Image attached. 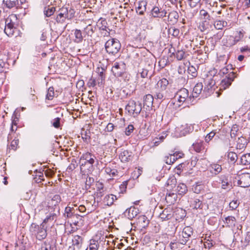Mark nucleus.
<instances>
[{"label":"nucleus","mask_w":250,"mask_h":250,"mask_svg":"<svg viewBox=\"0 0 250 250\" xmlns=\"http://www.w3.org/2000/svg\"><path fill=\"white\" fill-rule=\"evenodd\" d=\"M129 6L127 3H124L123 5L116 7L117 12L120 14V16L125 18V17H127V14L129 11Z\"/></svg>","instance_id":"nucleus-10"},{"label":"nucleus","mask_w":250,"mask_h":250,"mask_svg":"<svg viewBox=\"0 0 250 250\" xmlns=\"http://www.w3.org/2000/svg\"><path fill=\"white\" fill-rule=\"evenodd\" d=\"M231 84L230 80L226 79V78L223 79L220 83V90H225L229 87Z\"/></svg>","instance_id":"nucleus-34"},{"label":"nucleus","mask_w":250,"mask_h":250,"mask_svg":"<svg viewBox=\"0 0 250 250\" xmlns=\"http://www.w3.org/2000/svg\"><path fill=\"white\" fill-rule=\"evenodd\" d=\"M220 181H221L222 188L226 189L229 188V183L228 182V178L226 176H221L220 177Z\"/></svg>","instance_id":"nucleus-33"},{"label":"nucleus","mask_w":250,"mask_h":250,"mask_svg":"<svg viewBox=\"0 0 250 250\" xmlns=\"http://www.w3.org/2000/svg\"><path fill=\"white\" fill-rule=\"evenodd\" d=\"M121 43L116 39H111L108 40L105 43V48L108 54L115 55L117 54L121 49Z\"/></svg>","instance_id":"nucleus-2"},{"label":"nucleus","mask_w":250,"mask_h":250,"mask_svg":"<svg viewBox=\"0 0 250 250\" xmlns=\"http://www.w3.org/2000/svg\"><path fill=\"white\" fill-rule=\"evenodd\" d=\"M168 83V81L167 79L163 78L157 82V88L159 91H164L167 89Z\"/></svg>","instance_id":"nucleus-16"},{"label":"nucleus","mask_w":250,"mask_h":250,"mask_svg":"<svg viewBox=\"0 0 250 250\" xmlns=\"http://www.w3.org/2000/svg\"><path fill=\"white\" fill-rule=\"evenodd\" d=\"M223 220L226 227L231 228L235 227L236 222L235 217L232 216H225L224 215Z\"/></svg>","instance_id":"nucleus-13"},{"label":"nucleus","mask_w":250,"mask_h":250,"mask_svg":"<svg viewBox=\"0 0 250 250\" xmlns=\"http://www.w3.org/2000/svg\"><path fill=\"white\" fill-rule=\"evenodd\" d=\"M192 233L193 230L191 227L188 226L184 228L181 234L179 235L178 239L179 243L182 245H186Z\"/></svg>","instance_id":"nucleus-4"},{"label":"nucleus","mask_w":250,"mask_h":250,"mask_svg":"<svg viewBox=\"0 0 250 250\" xmlns=\"http://www.w3.org/2000/svg\"><path fill=\"white\" fill-rule=\"evenodd\" d=\"M228 23L226 21H217L214 22V27L216 29L221 30L223 27L227 26Z\"/></svg>","instance_id":"nucleus-32"},{"label":"nucleus","mask_w":250,"mask_h":250,"mask_svg":"<svg viewBox=\"0 0 250 250\" xmlns=\"http://www.w3.org/2000/svg\"><path fill=\"white\" fill-rule=\"evenodd\" d=\"M20 0H3V4L8 8L11 9L19 5Z\"/></svg>","instance_id":"nucleus-21"},{"label":"nucleus","mask_w":250,"mask_h":250,"mask_svg":"<svg viewBox=\"0 0 250 250\" xmlns=\"http://www.w3.org/2000/svg\"><path fill=\"white\" fill-rule=\"evenodd\" d=\"M176 179L174 176H170L167 180L165 186L169 187V188L175 187L176 184Z\"/></svg>","instance_id":"nucleus-27"},{"label":"nucleus","mask_w":250,"mask_h":250,"mask_svg":"<svg viewBox=\"0 0 250 250\" xmlns=\"http://www.w3.org/2000/svg\"><path fill=\"white\" fill-rule=\"evenodd\" d=\"M83 242V238L79 235H75L73 237L72 239L73 245L74 248L77 249V250L81 248V244Z\"/></svg>","instance_id":"nucleus-22"},{"label":"nucleus","mask_w":250,"mask_h":250,"mask_svg":"<svg viewBox=\"0 0 250 250\" xmlns=\"http://www.w3.org/2000/svg\"><path fill=\"white\" fill-rule=\"evenodd\" d=\"M179 96L178 101L179 102H184L187 99H191V97H188V91L186 88H182L178 92Z\"/></svg>","instance_id":"nucleus-14"},{"label":"nucleus","mask_w":250,"mask_h":250,"mask_svg":"<svg viewBox=\"0 0 250 250\" xmlns=\"http://www.w3.org/2000/svg\"><path fill=\"white\" fill-rule=\"evenodd\" d=\"M99 245L98 241L91 240L89 245V250H98Z\"/></svg>","instance_id":"nucleus-41"},{"label":"nucleus","mask_w":250,"mask_h":250,"mask_svg":"<svg viewBox=\"0 0 250 250\" xmlns=\"http://www.w3.org/2000/svg\"><path fill=\"white\" fill-rule=\"evenodd\" d=\"M137 225L141 229L147 227L149 223V220L145 215H140L137 220Z\"/></svg>","instance_id":"nucleus-9"},{"label":"nucleus","mask_w":250,"mask_h":250,"mask_svg":"<svg viewBox=\"0 0 250 250\" xmlns=\"http://www.w3.org/2000/svg\"><path fill=\"white\" fill-rule=\"evenodd\" d=\"M60 124V118H55L53 122L52 125L55 128H59Z\"/></svg>","instance_id":"nucleus-60"},{"label":"nucleus","mask_w":250,"mask_h":250,"mask_svg":"<svg viewBox=\"0 0 250 250\" xmlns=\"http://www.w3.org/2000/svg\"><path fill=\"white\" fill-rule=\"evenodd\" d=\"M42 250H56L55 247L46 242L44 243V245L42 247Z\"/></svg>","instance_id":"nucleus-49"},{"label":"nucleus","mask_w":250,"mask_h":250,"mask_svg":"<svg viewBox=\"0 0 250 250\" xmlns=\"http://www.w3.org/2000/svg\"><path fill=\"white\" fill-rule=\"evenodd\" d=\"M200 1L201 0H187V2L190 8H193L197 6Z\"/></svg>","instance_id":"nucleus-47"},{"label":"nucleus","mask_w":250,"mask_h":250,"mask_svg":"<svg viewBox=\"0 0 250 250\" xmlns=\"http://www.w3.org/2000/svg\"><path fill=\"white\" fill-rule=\"evenodd\" d=\"M203 89L202 83H197L193 88L192 97H197L200 94Z\"/></svg>","instance_id":"nucleus-26"},{"label":"nucleus","mask_w":250,"mask_h":250,"mask_svg":"<svg viewBox=\"0 0 250 250\" xmlns=\"http://www.w3.org/2000/svg\"><path fill=\"white\" fill-rule=\"evenodd\" d=\"M247 144V140L243 137H239L237 141L236 148L239 149H242L246 147Z\"/></svg>","instance_id":"nucleus-25"},{"label":"nucleus","mask_w":250,"mask_h":250,"mask_svg":"<svg viewBox=\"0 0 250 250\" xmlns=\"http://www.w3.org/2000/svg\"><path fill=\"white\" fill-rule=\"evenodd\" d=\"M54 90L53 87H50L48 89V92L46 96V99L48 100H52L54 95Z\"/></svg>","instance_id":"nucleus-44"},{"label":"nucleus","mask_w":250,"mask_h":250,"mask_svg":"<svg viewBox=\"0 0 250 250\" xmlns=\"http://www.w3.org/2000/svg\"><path fill=\"white\" fill-rule=\"evenodd\" d=\"M176 190L179 194L182 195L186 193L188 189L185 184L180 183L178 185Z\"/></svg>","instance_id":"nucleus-31"},{"label":"nucleus","mask_w":250,"mask_h":250,"mask_svg":"<svg viewBox=\"0 0 250 250\" xmlns=\"http://www.w3.org/2000/svg\"><path fill=\"white\" fill-rule=\"evenodd\" d=\"M19 144V139H14L11 142L10 147L11 148L14 150L17 149V146Z\"/></svg>","instance_id":"nucleus-55"},{"label":"nucleus","mask_w":250,"mask_h":250,"mask_svg":"<svg viewBox=\"0 0 250 250\" xmlns=\"http://www.w3.org/2000/svg\"><path fill=\"white\" fill-rule=\"evenodd\" d=\"M205 83L208 88H211L215 84V82L211 79H208L205 81Z\"/></svg>","instance_id":"nucleus-53"},{"label":"nucleus","mask_w":250,"mask_h":250,"mask_svg":"<svg viewBox=\"0 0 250 250\" xmlns=\"http://www.w3.org/2000/svg\"><path fill=\"white\" fill-rule=\"evenodd\" d=\"M239 205L237 200H233L229 203V208H231L232 209H236Z\"/></svg>","instance_id":"nucleus-59"},{"label":"nucleus","mask_w":250,"mask_h":250,"mask_svg":"<svg viewBox=\"0 0 250 250\" xmlns=\"http://www.w3.org/2000/svg\"><path fill=\"white\" fill-rule=\"evenodd\" d=\"M161 13L160 12V9L158 7H154L151 10V13L153 16L155 18L159 17V13Z\"/></svg>","instance_id":"nucleus-54"},{"label":"nucleus","mask_w":250,"mask_h":250,"mask_svg":"<svg viewBox=\"0 0 250 250\" xmlns=\"http://www.w3.org/2000/svg\"><path fill=\"white\" fill-rule=\"evenodd\" d=\"M227 156L229 162L232 164L235 163L238 158L237 154L233 152H228Z\"/></svg>","instance_id":"nucleus-37"},{"label":"nucleus","mask_w":250,"mask_h":250,"mask_svg":"<svg viewBox=\"0 0 250 250\" xmlns=\"http://www.w3.org/2000/svg\"><path fill=\"white\" fill-rule=\"evenodd\" d=\"M134 128V126L133 125H128V126L127 127H126V128H125V134L127 136L130 135L131 133L132 132V131H133Z\"/></svg>","instance_id":"nucleus-56"},{"label":"nucleus","mask_w":250,"mask_h":250,"mask_svg":"<svg viewBox=\"0 0 250 250\" xmlns=\"http://www.w3.org/2000/svg\"><path fill=\"white\" fill-rule=\"evenodd\" d=\"M209 168L210 173L215 175L218 174L222 170L221 166L217 164H211Z\"/></svg>","instance_id":"nucleus-17"},{"label":"nucleus","mask_w":250,"mask_h":250,"mask_svg":"<svg viewBox=\"0 0 250 250\" xmlns=\"http://www.w3.org/2000/svg\"><path fill=\"white\" fill-rule=\"evenodd\" d=\"M105 172L110 176H115L117 175V170L115 169H111L110 167H107L105 168Z\"/></svg>","instance_id":"nucleus-45"},{"label":"nucleus","mask_w":250,"mask_h":250,"mask_svg":"<svg viewBox=\"0 0 250 250\" xmlns=\"http://www.w3.org/2000/svg\"><path fill=\"white\" fill-rule=\"evenodd\" d=\"M200 15L201 16L204 17V18L206 19H210V16L209 14H208V12L204 9H202L200 11Z\"/></svg>","instance_id":"nucleus-57"},{"label":"nucleus","mask_w":250,"mask_h":250,"mask_svg":"<svg viewBox=\"0 0 250 250\" xmlns=\"http://www.w3.org/2000/svg\"><path fill=\"white\" fill-rule=\"evenodd\" d=\"M119 158L123 162H128L132 158V152L127 150H124L121 152Z\"/></svg>","instance_id":"nucleus-15"},{"label":"nucleus","mask_w":250,"mask_h":250,"mask_svg":"<svg viewBox=\"0 0 250 250\" xmlns=\"http://www.w3.org/2000/svg\"><path fill=\"white\" fill-rule=\"evenodd\" d=\"M73 208H71L70 207H67L65 209V213L64 214V217L68 220L70 219H73V221H74V218H77V219H80L82 217V216L77 214H74L72 212Z\"/></svg>","instance_id":"nucleus-11"},{"label":"nucleus","mask_w":250,"mask_h":250,"mask_svg":"<svg viewBox=\"0 0 250 250\" xmlns=\"http://www.w3.org/2000/svg\"><path fill=\"white\" fill-rule=\"evenodd\" d=\"M46 231L44 229H41L39 230V231L37 233L36 237L39 240H42L43 239H44L46 236Z\"/></svg>","instance_id":"nucleus-39"},{"label":"nucleus","mask_w":250,"mask_h":250,"mask_svg":"<svg viewBox=\"0 0 250 250\" xmlns=\"http://www.w3.org/2000/svg\"><path fill=\"white\" fill-rule=\"evenodd\" d=\"M139 210L135 207H130L127 208L124 212V215L127 217L129 219L132 220L135 218L138 214Z\"/></svg>","instance_id":"nucleus-12"},{"label":"nucleus","mask_w":250,"mask_h":250,"mask_svg":"<svg viewBox=\"0 0 250 250\" xmlns=\"http://www.w3.org/2000/svg\"><path fill=\"white\" fill-rule=\"evenodd\" d=\"M68 16H65L63 14L59 13L56 18V21L58 23H62L65 21L66 19H67Z\"/></svg>","instance_id":"nucleus-40"},{"label":"nucleus","mask_w":250,"mask_h":250,"mask_svg":"<svg viewBox=\"0 0 250 250\" xmlns=\"http://www.w3.org/2000/svg\"><path fill=\"white\" fill-rule=\"evenodd\" d=\"M94 158L95 156L92 155L91 153L87 152L83 154L81 158V160H85L87 163H88L90 165H92L94 163Z\"/></svg>","instance_id":"nucleus-23"},{"label":"nucleus","mask_w":250,"mask_h":250,"mask_svg":"<svg viewBox=\"0 0 250 250\" xmlns=\"http://www.w3.org/2000/svg\"><path fill=\"white\" fill-rule=\"evenodd\" d=\"M235 73L233 72H231L228 74V75L226 76V79L230 80V82L232 83L233 81L234 78H235Z\"/></svg>","instance_id":"nucleus-63"},{"label":"nucleus","mask_w":250,"mask_h":250,"mask_svg":"<svg viewBox=\"0 0 250 250\" xmlns=\"http://www.w3.org/2000/svg\"><path fill=\"white\" fill-rule=\"evenodd\" d=\"M169 247L171 250H179V244L176 242H171Z\"/></svg>","instance_id":"nucleus-61"},{"label":"nucleus","mask_w":250,"mask_h":250,"mask_svg":"<svg viewBox=\"0 0 250 250\" xmlns=\"http://www.w3.org/2000/svg\"><path fill=\"white\" fill-rule=\"evenodd\" d=\"M192 206L195 209H202L203 208L204 205L202 202L198 199H195L192 203Z\"/></svg>","instance_id":"nucleus-38"},{"label":"nucleus","mask_w":250,"mask_h":250,"mask_svg":"<svg viewBox=\"0 0 250 250\" xmlns=\"http://www.w3.org/2000/svg\"><path fill=\"white\" fill-rule=\"evenodd\" d=\"M68 8V17L67 19L70 20L74 17L75 11L74 9L71 7Z\"/></svg>","instance_id":"nucleus-52"},{"label":"nucleus","mask_w":250,"mask_h":250,"mask_svg":"<svg viewBox=\"0 0 250 250\" xmlns=\"http://www.w3.org/2000/svg\"><path fill=\"white\" fill-rule=\"evenodd\" d=\"M147 2L146 1H141L139 2L138 6L136 8V12L139 15H143L144 12L146 10Z\"/></svg>","instance_id":"nucleus-24"},{"label":"nucleus","mask_w":250,"mask_h":250,"mask_svg":"<svg viewBox=\"0 0 250 250\" xmlns=\"http://www.w3.org/2000/svg\"><path fill=\"white\" fill-rule=\"evenodd\" d=\"M164 244L162 242L157 243L154 250H165Z\"/></svg>","instance_id":"nucleus-58"},{"label":"nucleus","mask_w":250,"mask_h":250,"mask_svg":"<svg viewBox=\"0 0 250 250\" xmlns=\"http://www.w3.org/2000/svg\"><path fill=\"white\" fill-rule=\"evenodd\" d=\"M239 130L238 126L237 125H233L231 128L230 135L231 137L234 138L236 137L237 133Z\"/></svg>","instance_id":"nucleus-42"},{"label":"nucleus","mask_w":250,"mask_h":250,"mask_svg":"<svg viewBox=\"0 0 250 250\" xmlns=\"http://www.w3.org/2000/svg\"><path fill=\"white\" fill-rule=\"evenodd\" d=\"M239 178L237 183L241 187L247 188L250 186V173H242L239 175Z\"/></svg>","instance_id":"nucleus-6"},{"label":"nucleus","mask_w":250,"mask_h":250,"mask_svg":"<svg viewBox=\"0 0 250 250\" xmlns=\"http://www.w3.org/2000/svg\"><path fill=\"white\" fill-rule=\"evenodd\" d=\"M94 179L92 177H87L86 181H85V188L86 189H88L90 188L91 185L94 183Z\"/></svg>","instance_id":"nucleus-48"},{"label":"nucleus","mask_w":250,"mask_h":250,"mask_svg":"<svg viewBox=\"0 0 250 250\" xmlns=\"http://www.w3.org/2000/svg\"><path fill=\"white\" fill-rule=\"evenodd\" d=\"M173 216V212L170 208H165L159 215L162 221L171 219Z\"/></svg>","instance_id":"nucleus-7"},{"label":"nucleus","mask_w":250,"mask_h":250,"mask_svg":"<svg viewBox=\"0 0 250 250\" xmlns=\"http://www.w3.org/2000/svg\"><path fill=\"white\" fill-rule=\"evenodd\" d=\"M241 163L243 165L250 164V154H244L241 157Z\"/></svg>","instance_id":"nucleus-35"},{"label":"nucleus","mask_w":250,"mask_h":250,"mask_svg":"<svg viewBox=\"0 0 250 250\" xmlns=\"http://www.w3.org/2000/svg\"><path fill=\"white\" fill-rule=\"evenodd\" d=\"M188 73L191 75L193 77H195L197 76V73L196 68L193 66H190L188 67Z\"/></svg>","instance_id":"nucleus-50"},{"label":"nucleus","mask_w":250,"mask_h":250,"mask_svg":"<svg viewBox=\"0 0 250 250\" xmlns=\"http://www.w3.org/2000/svg\"><path fill=\"white\" fill-rule=\"evenodd\" d=\"M164 94L163 93L160 91L156 92L155 94L154 95V97L156 99H158L160 100H162L164 98Z\"/></svg>","instance_id":"nucleus-62"},{"label":"nucleus","mask_w":250,"mask_h":250,"mask_svg":"<svg viewBox=\"0 0 250 250\" xmlns=\"http://www.w3.org/2000/svg\"><path fill=\"white\" fill-rule=\"evenodd\" d=\"M194 150L197 152H201L204 149L203 142L201 141L193 144Z\"/></svg>","instance_id":"nucleus-29"},{"label":"nucleus","mask_w":250,"mask_h":250,"mask_svg":"<svg viewBox=\"0 0 250 250\" xmlns=\"http://www.w3.org/2000/svg\"><path fill=\"white\" fill-rule=\"evenodd\" d=\"M179 18V15L176 11H172L170 12L168 16V21L171 24H174L177 22Z\"/></svg>","instance_id":"nucleus-19"},{"label":"nucleus","mask_w":250,"mask_h":250,"mask_svg":"<svg viewBox=\"0 0 250 250\" xmlns=\"http://www.w3.org/2000/svg\"><path fill=\"white\" fill-rule=\"evenodd\" d=\"M112 71L115 76L121 77L125 72V64L122 62H115L112 67Z\"/></svg>","instance_id":"nucleus-5"},{"label":"nucleus","mask_w":250,"mask_h":250,"mask_svg":"<svg viewBox=\"0 0 250 250\" xmlns=\"http://www.w3.org/2000/svg\"><path fill=\"white\" fill-rule=\"evenodd\" d=\"M142 109L141 103H137L133 100H130L125 107V109L129 113L135 114V115H138L141 112Z\"/></svg>","instance_id":"nucleus-3"},{"label":"nucleus","mask_w":250,"mask_h":250,"mask_svg":"<svg viewBox=\"0 0 250 250\" xmlns=\"http://www.w3.org/2000/svg\"><path fill=\"white\" fill-rule=\"evenodd\" d=\"M116 196L113 194L106 195L104 199V202L107 206H110L113 204L115 200H117Z\"/></svg>","instance_id":"nucleus-20"},{"label":"nucleus","mask_w":250,"mask_h":250,"mask_svg":"<svg viewBox=\"0 0 250 250\" xmlns=\"http://www.w3.org/2000/svg\"><path fill=\"white\" fill-rule=\"evenodd\" d=\"M75 40L74 42L77 43H79L82 42L83 37L82 36V32L80 30L76 29L74 31Z\"/></svg>","instance_id":"nucleus-28"},{"label":"nucleus","mask_w":250,"mask_h":250,"mask_svg":"<svg viewBox=\"0 0 250 250\" xmlns=\"http://www.w3.org/2000/svg\"><path fill=\"white\" fill-rule=\"evenodd\" d=\"M177 160L176 157H175L174 153L169 154L168 156L165 157V162L168 165H171Z\"/></svg>","instance_id":"nucleus-36"},{"label":"nucleus","mask_w":250,"mask_h":250,"mask_svg":"<svg viewBox=\"0 0 250 250\" xmlns=\"http://www.w3.org/2000/svg\"><path fill=\"white\" fill-rule=\"evenodd\" d=\"M177 197V196L176 193L173 192H169L167 194L165 197V200L167 203L170 205L174 204L176 201Z\"/></svg>","instance_id":"nucleus-18"},{"label":"nucleus","mask_w":250,"mask_h":250,"mask_svg":"<svg viewBox=\"0 0 250 250\" xmlns=\"http://www.w3.org/2000/svg\"><path fill=\"white\" fill-rule=\"evenodd\" d=\"M215 134L216 132L214 130L210 132L206 136L205 138V142L208 143L215 137Z\"/></svg>","instance_id":"nucleus-43"},{"label":"nucleus","mask_w":250,"mask_h":250,"mask_svg":"<svg viewBox=\"0 0 250 250\" xmlns=\"http://www.w3.org/2000/svg\"><path fill=\"white\" fill-rule=\"evenodd\" d=\"M168 32L169 34H171L173 36L176 37L178 36L180 31L178 29L171 27L168 29Z\"/></svg>","instance_id":"nucleus-46"},{"label":"nucleus","mask_w":250,"mask_h":250,"mask_svg":"<svg viewBox=\"0 0 250 250\" xmlns=\"http://www.w3.org/2000/svg\"><path fill=\"white\" fill-rule=\"evenodd\" d=\"M55 7L54 6L47 7L45 6L44 9V14L46 17H49L54 13L55 11Z\"/></svg>","instance_id":"nucleus-30"},{"label":"nucleus","mask_w":250,"mask_h":250,"mask_svg":"<svg viewBox=\"0 0 250 250\" xmlns=\"http://www.w3.org/2000/svg\"><path fill=\"white\" fill-rule=\"evenodd\" d=\"M153 96L151 94H147L144 97V107L146 106V109L150 110L153 106Z\"/></svg>","instance_id":"nucleus-8"},{"label":"nucleus","mask_w":250,"mask_h":250,"mask_svg":"<svg viewBox=\"0 0 250 250\" xmlns=\"http://www.w3.org/2000/svg\"><path fill=\"white\" fill-rule=\"evenodd\" d=\"M185 52L183 50H178L176 53L175 57L178 60H181L184 58Z\"/></svg>","instance_id":"nucleus-51"},{"label":"nucleus","mask_w":250,"mask_h":250,"mask_svg":"<svg viewBox=\"0 0 250 250\" xmlns=\"http://www.w3.org/2000/svg\"><path fill=\"white\" fill-rule=\"evenodd\" d=\"M17 18L16 15H11L5 20V33L8 37L15 36L18 34Z\"/></svg>","instance_id":"nucleus-1"},{"label":"nucleus","mask_w":250,"mask_h":250,"mask_svg":"<svg viewBox=\"0 0 250 250\" xmlns=\"http://www.w3.org/2000/svg\"><path fill=\"white\" fill-rule=\"evenodd\" d=\"M54 2L55 0H43V3L47 7H49L51 5H53Z\"/></svg>","instance_id":"nucleus-64"}]
</instances>
